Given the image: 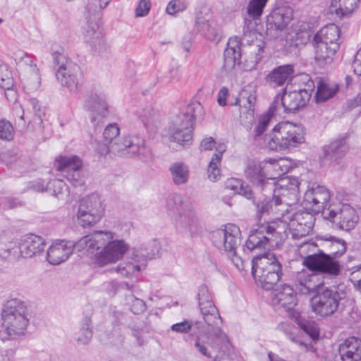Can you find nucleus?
<instances>
[{"mask_svg":"<svg viewBox=\"0 0 361 361\" xmlns=\"http://www.w3.org/2000/svg\"><path fill=\"white\" fill-rule=\"evenodd\" d=\"M331 246H337L338 250L326 254L322 250L305 257L303 264L310 270L330 276H337L340 273V264L336 259L340 257L346 251L344 240L331 237Z\"/></svg>","mask_w":361,"mask_h":361,"instance_id":"obj_9","label":"nucleus"},{"mask_svg":"<svg viewBox=\"0 0 361 361\" xmlns=\"http://www.w3.org/2000/svg\"><path fill=\"white\" fill-rule=\"evenodd\" d=\"M252 274L257 286L265 290H271L283 275L281 263L269 252L253 257Z\"/></svg>","mask_w":361,"mask_h":361,"instance_id":"obj_8","label":"nucleus"},{"mask_svg":"<svg viewBox=\"0 0 361 361\" xmlns=\"http://www.w3.org/2000/svg\"><path fill=\"white\" fill-rule=\"evenodd\" d=\"M269 0H250L245 8L246 15L249 18H245L243 26V37H231L228 42V47L224 51V66L227 70L233 68L235 65H242L245 71L255 69L262 58L264 43L260 40L247 42L246 37L251 35L254 29L253 20H257L262 16L264 9Z\"/></svg>","mask_w":361,"mask_h":361,"instance_id":"obj_2","label":"nucleus"},{"mask_svg":"<svg viewBox=\"0 0 361 361\" xmlns=\"http://www.w3.org/2000/svg\"><path fill=\"white\" fill-rule=\"evenodd\" d=\"M296 289L298 292L303 295L311 294L309 289H307V286L306 283H304V277L303 276H300L298 279V282L296 283Z\"/></svg>","mask_w":361,"mask_h":361,"instance_id":"obj_61","label":"nucleus"},{"mask_svg":"<svg viewBox=\"0 0 361 361\" xmlns=\"http://www.w3.org/2000/svg\"><path fill=\"white\" fill-rule=\"evenodd\" d=\"M126 302L129 305L131 312L135 314L143 312L146 309L145 302L133 294L126 296Z\"/></svg>","mask_w":361,"mask_h":361,"instance_id":"obj_52","label":"nucleus"},{"mask_svg":"<svg viewBox=\"0 0 361 361\" xmlns=\"http://www.w3.org/2000/svg\"><path fill=\"white\" fill-rule=\"evenodd\" d=\"M166 207L176 228L180 232L194 236L201 231L199 218L191 202L178 193L172 194L166 200Z\"/></svg>","mask_w":361,"mask_h":361,"instance_id":"obj_4","label":"nucleus"},{"mask_svg":"<svg viewBox=\"0 0 361 361\" xmlns=\"http://www.w3.org/2000/svg\"><path fill=\"white\" fill-rule=\"evenodd\" d=\"M139 117L146 128L155 126L158 121L157 114L150 106L143 109L139 113Z\"/></svg>","mask_w":361,"mask_h":361,"instance_id":"obj_51","label":"nucleus"},{"mask_svg":"<svg viewBox=\"0 0 361 361\" xmlns=\"http://www.w3.org/2000/svg\"><path fill=\"white\" fill-rule=\"evenodd\" d=\"M214 245L230 258L233 264L241 269L243 262L237 254V249L240 245V231L235 224H228L224 229H219L213 233Z\"/></svg>","mask_w":361,"mask_h":361,"instance_id":"obj_13","label":"nucleus"},{"mask_svg":"<svg viewBox=\"0 0 361 361\" xmlns=\"http://www.w3.org/2000/svg\"><path fill=\"white\" fill-rule=\"evenodd\" d=\"M216 142L212 137H205L204 138L200 143V149L202 150H211L215 146Z\"/></svg>","mask_w":361,"mask_h":361,"instance_id":"obj_62","label":"nucleus"},{"mask_svg":"<svg viewBox=\"0 0 361 361\" xmlns=\"http://www.w3.org/2000/svg\"><path fill=\"white\" fill-rule=\"evenodd\" d=\"M225 187L243 196L246 199L253 198V190L251 187L247 184H245L240 179L235 178H228L225 183Z\"/></svg>","mask_w":361,"mask_h":361,"instance_id":"obj_43","label":"nucleus"},{"mask_svg":"<svg viewBox=\"0 0 361 361\" xmlns=\"http://www.w3.org/2000/svg\"><path fill=\"white\" fill-rule=\"evenodd\" d=\"M46 185L44 180L37 179L30 182L29 183V188L35 192H41L46 191Z\"/></svg>","mask_w":361,"mask_h":361,"instance_id":"obj_59","label":"nucleus"},{"mask_svg":"<svg viewBox=\"0 0 361 361\" xmlns=\"http://www.w3.org/2000/svg\"><path fill=\"white\" fill-rule=\"evenodd\" d=\"M128 247L123 240L115 238V233L97 231L75 243L66 240L53 243L47 250V259L51 264L58 265L66 261L75 249L78 252L94 254V263L104 267L121 259Z\"/></svg>","mask_w":361,"mask_h":361,"instance_id":"obj_1","label":"nucleus"},{"mask_svg":"<svg viewBox=\"0 0 361 361\" xmlns=\"http://www.w3.org/2000/svg\"><path fill=\"white\" fill-rule=\"evenodd\" d=\"M46 191L59 199L63 198L68 193V187L63 180L55 178L46 185Z\"/></svg>","mask_w":361,"mask_h":361,"instance_id":"obj_47","label":"nucleus"},{"mask_svg":"<svg viewBox=\"0 0 361 361\" xmlns=\"http://www.w3.org/2000/svg\"><path fill=\"white\" fill-rule=\"evenodd\" d=\"M304 283H307V289H309L310 293L317 294L322 288H326L323 283H319L317 281L318 276L317 274L303 275Z\"/></svg>","mask_w":361,"mask_h":361,"instance_id":"obj_53","label":"nucleus"},{"mask_svg":"<svg viewBox=\"0 0 361 361\" xmlns=\"http://www.w3.org/2000/svg\"><path fill=\"white\" fill-rule=\"evenodd\" d=\"M160 247L159 243L157 240H152L138 247L133 248L130 258L135 262H139L142 267H145V262L158 254Z\"/></svg>","mask_w":361,"mask_h":361,"instance_id":"obj_31","label":"nucleus"},{"mask_svg":"<svg viewBox=\"0 0 361 361\" xmlns=\"http://www.w3.org/2000/svg\"><path fill=\"white\" fill-rule=\"evenodd\" d=\"M91 319L85 316L81 321L80 329L75 334V340L80 344H87L92 337V330L91 326Z\"/></svg>","mask_w":361,"mask_h":361,"instance_id":"obj_46","label":"nucleus"},{"mask_svg":"<svg viewBox=\"0 0 361 361\" xmlns=\"http://www.w3.org/2000/svg\"><path fill=\"white\" fill-rule=\"evenodd\" d=\"M57 171L63 173L68 181L74 187L82 186L85 184V176L82 173V161L75 156L59 157L54 163Z\"/></svg>","mask_w":361,"mask_h":361,"instance_id":"obj_18","label":"nucleus"},{"mask_svg":"<svg viewBox=\"0 0 361 361\" xmlns=\"http://www.w3.org/2000/svg\"><path fill=\"white\" fill-rule=\"evenodd\" d=\"M295 76V69L292 64L279 66L274 68L266 78L267 82L272 87L283 86L292 80Z\"/></svg>","mask_w":361,"mask_h":361,"instance_id":"obj_28","label":"nucleus"},{"mask_svg":"<svg viewBox=\"0 0 361 361\" xmlns=\"http://www.w3.org/2000/svg\"><path fill=\"white\" fill-rule=\"evenodd\" d=\"M352 68L355 74L361 75V47L357 50L355 59L352 63Z\"/></svg>","mask_w":361,"mask_h":361,"instance_id":"obj_58","label":"nucleus"},{"mask_svg":"<svg viewBox=\"0 0 361 361\" xmlns=\"http://www.w3.org/2000/svg\"><path fill=\"white\" fill-rule=\"evenodd\" d=\"M204 115L203 106L194 101L181 108L169 126L170 139L180 145H190L192 140L195 120Z\"/></svg>","mask_w":361,"mask_h":361,"instance_id":"obj_6","label":"nucleus"},{"mask_svg":"<svg viewBox=\"0 0 361 361\" xmlns=\"http://www.w3.org/2000/svg\"><path fill=\"white\" fill-rule=\"evenodd\" d=\"M338 351L343 361H361V338H346L340 344Z\"/></svg>","mask_w":361,"mask_h":361,"instance_id":"obj_30","label":"nucleus"},{"mask_svg":"<svg viewBox=\"0 0 361 361\" xmlns=\"http://www.w3.org/2000/svg\"><path fill=\"white\" fill-rule=\"evenodd\" d=\"M3 320L0 336L3 341L15 339L23 335L28 325L27 307L19 299L13 298L7 300L1 310Z\"/></svg>","mask_w":361,"mask_h":361,"instance_id":"obj_7","label":"nucleus"},{"mask_svg":"<svg viewBox=\"0 0 361 361\" xmlns=\"http://www.w3.org/2000/svg\"><path fill=\"white\" fill-rule=\"evenodd\" d=\"M192 328L199 334L196 336L194 346L202 355L211 358L213 361H231L233 358V347L227 335L218 326L204 329L200 321L187 320L173 324L171 331L180 334H188Z\"/></svg>","mask_w":361,"mask_h":361,"instance_id":"obj_3","label":"nucleus"},{"mask_svg":"<svg viewBox=\"0 0 361 361\" xmlns=\"http://www.w3.org/2000/svg\"><path fill=\"white\" fill-rule=\"evenodd\" d=\"M133 156H137L145 162L152 161L154 157L151 149L145 145V140L138 135H135L134 143L131 147L130 157Z\"/></svg>","mask_w":361,"mask_h":361,"instance_id":"obj_41","label":"nucleus"},{"mask_svg":"<svg viewBox=\"0 0 361 361\" xmlns=\"http://www.w3.org/2000/svg\"><path fill=\"white\" fill-rule=\"evenodd\" d=\"M349 150L346 137H338L322 148L324 161L338 169L344 167L343 158Z\"/></svg>","mask_w":361,"mask_h":361,"instance_id":"obj_24","label":"nucleus"},{"mask_svg":"<svg viewBox=\"0 0 361 361\" xmlns=\"http://www.w3.org/2000/svg\"><path fill=\"white\" fill-rule=\"evenodd\" d=\"M14 130L11 123L6 120L0 121V138L11 140L13 137Z\"/></svg>","mask_w":361,"mask_h":361,"instance_id":"obj_54","label":"nucleus"},{"mask_svg":"<svg viewBox=\"0 0 361 361\" xmlns=\"http://www.w3.org/2000/svg\"><path fill=\"white\" fill-rule=\"evenodd\" d=\"M172 182L175 185L188 183L190 178L189 166L181 161L172 163L169 167Z\"/></svg>","mask_w":361,"mask_h":361,"instance_id":"obj_36","label":"nucleus"},{"mask_svg":"<svg viewBox=\"0 0 361 361\" xmlns=\"http://www.w3.org/2000/svg\"><path fill=\"white\" fill-rule=\"evenodd\" d=\"M251 200L256 207V214L258 219H261L262 216L269 214L274 210V198L270 200L267 195L262 197H257L253 191V198L248 199Z\"/></svg>","mask_w":361,"mask_h":361,"instance_id":"obj_42","label":"nucleus"},{"mask_svg":"<svg viewBox=\"0 0 361 361\" xmlns=\"http://www.w3.org/2000/svg\"><path fill=\"white\" fill-rule=\"evenodd\" d=\"M293 11L289 6H281L273 10L266 20V32L271 37H277L293 19Z\"/></svg>","mask_w":361,"mask_h":361,"instance_id":"obj_21","label":"nucleus"},{"mask_svg":"<svg viewBox=\"0 0 361 361\" xmlns=\"http://www.w3.org/2000/svg\"><path fill=\"white\" fill-rule=\"evenodd\" d=\"M299 185V180L296 177L287 176L274 182L271 191L275 206H291L297 204L300 200Z\"/></svg>","mask_w":361,"mask_h":361,"instance_id":"obj_16","label":"nucleus"},{"mask_svg":"<svg viewBox=\"0 0 361 361\" xmlns=\"http://www.w3.org/2000/svg\"><path fill=\"white\" fill-rule=\"evenodd\" d=\"M312 216L310 214L304 212H295L290 219V226L298 231L304 230V227L310 228L312 224Z\"/></svg>","mask_w":361,"mask_h":361,"instance_id":"obj_45","label":"nucleus"},{"mask_svg":"<svg viewBox=\"0 0 361 361\" xmlns=\"http://www.w3.org/2000/svg\"><path fill=\"white\" fill-rule=\"evenodd\" d=\"M317 92L315 99L317 102H324L332 98L338 92V85L327 78H317Z\"/></svg>","mask_w":361,"mask_h":361,"instance_id":"obj_34","label":"nucleus"},{"mask_svg":"<svg viewBox=\"0 0 361 361\" xmlns=\"http://www.w3.org/2000/svg\"><path fill=\"white\" fill-rule=\"evenodd\" d=\"M104 210L99 195L93 192L80 200L77 216L82 227L91 226L102 219Z\"/></svg>","mask_w":361,"mask_h":361,"instance_id":"obj_14","label":"nucleus"},{"mask_svg":"<svg viewBox=\"0 0 361 361\" xmlns=\"http://www.w3.org/2000/svg\"><path fill=\"white\" fill-rule=\"evenodd\" d=\"M348 107L353 109L357 107L361 108V92L353 99L348 101Z\"/></svg>","mask_w":361,"mask_h":361,"instance_id":"obj_64","label":"nucleus"},{"mask_svg":"<svg viewBox=\"0 0 361 361\" xmlns=\"http://www.w3.org/2000/svg\"><path fill=\"white\" fill-rule=\"evenodd\" d=\"M120 129L116 123L109 124L106 127L103 133L104 141L103 142H99L95 140L94 143L96 145L95 147H99L100 145H112L113 142H116V140H120Z\"/></svg>","mask_w":361,"mask_h":361,"instance_id":"obj_49","label":"nucleus"},{"mask_svg":"<svg viewBox=\"0 0 361 361\" xmlns=\"http://www.w3.org/2000/svg\"><path fill=\"white\" fill-rule=\"evenodd\" d=\"M226 150V147L223 144L219 145L216 147V152L214 153L208 165L207 176L208 178L212 181H217L221 176V171L219 166L221 162L223 153Z\"/></svg>","mask_w":361,"mask_h":361,"instance_id":"obj_40","label":"nucleus"},{"mask_svg":"<svg viewBox=\"0 0 361 361\" xmlns=\"http://www.w3.org/2000/svg\"><path fill=\"white\" fill-rule=\"evenodd\" d=\"M84 38L85 42L99 53H102L107 49L108 46L104 35L99 30L98 25L95 23L87 24Z\"/></svg>","mask_w":361,"mask_h":361,"instance_id":"obj_32","label":"nucleus"},{"mask_svg":"<svg viewBox=\"0 0 361 361\" xmlns=\"http://www.w3.org/2000/svg\"><path fill=\"white\" fill-rule=\"evenodd\" d=\"M286 228L287 225L281 221L261 224L251 231L245 243V248L252 251L277 245L286 235Z\"/></svg>","mask_w":361,"mask_h":361,"instance_id":"obj_12","label":"nucleus"},{"mask_svg":"<svg viewBox=\"0 0 361 361\" xmlns=\"http://www.w3.org/2000/svg\"><path fill=\"white\" fill-rule=\"evenodd\" d=\"M33 56L20 51L16 54L15 61L18 68L20 71L30 73L32 79L39 82V71L36 64L33 63Z\"/></svg>","mask_w":361,"mask_h":361,"instance_id":"obj_35","label":"nucleus"},{"mask_svg":"<svg viewBox=\"0 0 361 361\" xmlns=\"http://www.w3.org/2000/svg\"><path fill=\"white\" fill-rule=\"evenodd\" d=\"M51 56L56 68V77L61 86L66 87L71 92H77L82 83L80 67L68 59L63 53V49L51 47Z\"/></svg>","mask_w":361,"mask_h":361,"instance_id":"obj_10","label":"nucleus"},{"mask_svg":"<svg viewBox=\"0 0 361 361\" xmlns=\"http://www.w3.org/2000/svg\"><path fill=\"white\" fill-rule=\"evenodd\" d=\"M312 44L315 51L314 59L321 66L330 63L338 49V45L335 44H333L332 47L324 44H318V42H312Z\"/></svg>","mask_w":361,"mask_h":361,"instance_id":"obj_37","label":"nucleus"},{"mask_svg":"<svg viewBox=\"0 0 361 361\" xmlns=\"http://www.w3.org/2000/svg\"><path fill=\"white\" fill-rule=\"evenodd\" d=\"M271 302L275 307L288 312L290 318L298 319L300 314L294 309L297 305L296 293L291 286L283 284L275 289L272 293Z\"/></svg>","mask_w":361,"mask_h":361,"instance_id":"obj_22","label":"nucleus"},{"mask_svg":"<svg viewBox=\"0 0 361 361\" xmlns=\"http://www.w3.org/2000/svg\"><path fill=\"white\" fill-rule=\"evenodd\" d=\"M187 8L185 0H171L167 5L166 11L169 15H174L184 11Z\"/></svg>","mask_w":361,"mask_h":361,"instance_id":"obj_56","label":"nucleus"},{"mask_svg":"<svg viewBox=\"0 0 361 361\" xmlns=\"http://www.w3.org/2000/svg\"><path fill=\"white\" fill-rule=\"evenodd\" d=\"M202 12L196 16L195 26L197 30L201 32L209 39H214L218 35L216 23L209 18L203 16Z\"/></svg>","mask_w":361,"mask_h":361,"instance_id":"obj_39","label":"nucleus"},{"mask_svg":"<svg viewBox=\"0 0 361 361\" xmlns=\"http://www.w3.org/2000/svg\"><path fill=\"white\" fill-rule=\"evenodd\" d=\"M261 162L267 178L270 182H276L275 179L288 173L291 168L290 164L284 159H269Z\"/></svg>","mask_w":361,"mask_h":361,"instance_id":"obj_29","label":"nucleus"},{"mask_svg":"<svg viewBox=\"0 0 361 361\" xmlns=\"http://www.w3.org/2000/svg\"><path fill=\"white\" fill-rule=\"evenodd\" d=\"M342 295L336 289L322 288L311 299L312 312L322 317L333 315L338 309Z\"/></svg>","mask_w":361,"mask_h":361,"instance_id":"obj_15","label":"nucleus"},{"mask_svg":"<svg viewBox=\"0 0 361 361\" xmlns=\"http://www.w3.org/2000/svg\"><path fill=\"white\" fill-rule=\"evenodd\" d=\"M360 0H333L331 6L336 7L335 13L341 18L349 16L355 8Z\"/></svg>","mask_w":361,"mask_h":361,"instance_id":"obj_44","label":"nucleus"},{"mask_svg":"<svg viewBox=\"0 0 361 361\" xmlns=\"http://www.w3.org/2000/svg\"><path fill=\"white\" fill-rule=\"evenodd\" d=\"M241 94L240 98H236L235 101L231 105H239L240 118L241 121L247 120L251 121L254 118V103L255 102V96L250 94L248 96Z\"/></svg>","mask_w":361,"mask_h":361,"instance_id":"obj_38","label":"nucleus"},{"mask_svg":"<svg viewBox=\"0 0 361 361\" xmlns=\"http://www.w3.org/2000/svg\"><path fill=\"white\" fill-rule=\"evenodd\" d=\"M13 85V78L10 75H7L6 78L0 77V86L5 90H10Z\"/></svg>","mask_w":361,"mask_h":361,"instance_id":"obj_63","label":"nucleus"},{"mask_svg":"<svg viewBox=\"0 0 361 361\" xmlns=\"http://www.w3.org/2000/svg\"><path fill=\"white\" fill-rule=\"evenodd\" d=\"M228 94V90L226 87H222L217 97V102L219 106H224L226 105V98Z\"/></svg>","mask_w":361,"mask_h":361,"instance_id":"obj_60","label":"nucleus"},{"mask_svg":"<svg viewBox=\"0 0 361 361\" xmlns=\"http://www.w3.org/2000/svg\"><path fill=\"white\" fill-rule=\"evenodd\" d=\"M135 135H129L121 137L116 140L112 145H99V147H94L95 150L101 155H106L109 152L118 154L121 157H130L131 147L134 143Z\"/></svg>","mask_w":361,"mask_h":361,"instance_id":"obj_26","label":"nucleus"},{"mask_svg":"<svg viewBox=\"0 0 361 361\" xmlns=\"http://www.w3.org/2000/svg\"><path fill=\"white\" fill-rule=\"evenodd\" d=\"M265 141L271 150L281 151L295 147L305 141L303 129L300 125L281 122L274 126L271 133L266 135Z\"/></svg>","mask_w":361,"mask_h":361,"instance_id":"obj_11","label":"nucleus"},{"mask_svg":"<svg viewBox=\"0 0 361 361\" xmlns=\"http://www.w3.org/2000/svg\"><path fill=\"white\" fill-rule=\"evenodd\" d=\"M151 8L150 0H140L138 6L135 10L137 16H145Z\"/></svg>","mask_w":361,"mask_h":361,"instance_id":"obj_57","label":"nucleus"},{"mask_svg":"<svg viewBox=\"0 0 361 361\" xmlns=\"http://www.w3.org/2000/svg\"><path fill=\"white\" fill-rule=\"evenodd\" d=\"M198 307L204 322L209 327L215 326L221 318L216 307L212 295L205 285L200 286L197 294Z\"/></svg>","mask_w":361,"mask_h":361,"instance_id":"obj_20","label":"nucleus"},{"mask_svg":"<svg viewBox=\"0 0 361 361\" xmlns=\"http://www.w3.org/2000/svg\"><path fill=\"white\" fill-rule=\"evenodd\" d=\"M45 240L39 235L28 234L20 243L19 250L22 257L28 258L40 254L45 248Z\"/></svg>","mask_w":361,"mask_h":361,"instance_id":"obj_27","label":"nucleus"},{"mask_svg":"<svg viewBox=\"0 0 361 361\" xmlns=\"http://www.w3.org/2000/svg\"><path fill=\"white\" fill-rule=\"evenodd\" d=\"M330 193L324 186L317 185L308 189L304 194L302 204L315 213L326 211L331 206L329 204Z\"/></svg>","mask_w":361,"mask_h":361,"instance_id":"obj_23","label":"nucleus"},{"mask_svg":"<svg viewBox=\"0 0 361 361\" xmlns=\"http://www.w3.org/2000/svg\"><path fill=\"white\" fill-rule=\"evenodd\" d=\"M312 42H318V44H324L331 46L333 44L340 47V30L335 24H330L322 27L314 36Z\"/></svg>","mask_w":361,"mask_h":361,"instance_id":"obj_33","label":"nucleus"},{"mask_svg":"<svg viewBox=\"0 0 361 361\" xmlns=\"http://www.w3.org/2000/svg\"><path fill=\"white\" fill-rule=\"evenodd\" d=\"M299 81L303 84V87L292 90L286 85L282 92L275 96L271 104V111H276L277 114L295 113L306 105L314 89V82L307 74L300 75Z\"/></svg>","mask_w":361,"mask_h":361,"instance_id":"obj_5","label":"nucleus"},{"mask_svg":"<svg viewBox=\"0 0 361 361\" xmlns=\"http://www.w3.org/2000/svg\"><path fill=\"white\" fill-rule=\"evenodd\" d=\"M142 265L139 262H123L120 263L116 271L125 277H132L141 271Z\"/></svg>","mask_w":361,"mask_h":361,"instance_id":"obj_50","label":"nucleus"},{"mask_svg":"<svg viewBox=\"0 0 361 361\" xmlns=\"http://www.w3.org/2000/svg\"><path fill=\"white\" fill-rule=\"evenodd\" d=\"M285 334L287 338L292 341L300 345V347L304 348L305 349H307L310 344H307L305 341H304L301 336L298 335V329L293 327L290 328V330L286 329Z\"/></svg>","mask_w":361,"mask_h":361,"instance_id":"obj_55","label":"nucleus"},{"mask_svg":"<svg viewBox=\"0 0 361 361\" xmlns=\"http://www.w3.org/2000/svg\"><path fill=\"white\" fill-rule=\"evenodd\" d=\"M245 176L254 185L262 191L271 192L274 182L267 180L262 162L250 161L245 169Z\"/></svg>","mask_w":361,"mask_h":361,"instance_id":"obj_25","label":"nucleus"},{"mask_svg":"<svg viewBox=\"0 0 361 361\" xmlns=\"http://www.w3.org/2000/svg\"><path fill=\"white\" fill-rule=\"evenodd\" d=\"M276 114H277L276 111H271L270 106L269 111L259 118L253 130V134L255 139L261 137L264 134L269 126L272 117Z\"/></svg>","mask_w":361,"mask_h":361,"instance_id":"obj_48","label":"nucleus"},{"mask_svg":"<svg viewBox=\"0 0 361 361\" xmlns=\"http://www.w3.org/2000/svg\"><path fill=\"white\" fill-rule=\"evenodd\" d=\"M84 106L92 112L91 122L95 128H98L108 115L109 105L105 94L99 90L91 91L86 95Z\"/></svg>","mask_w":361,"mask_h":361,"instance_id":"obj_19","label":"nucleus"},{"mask_svg":"<svg viewBox=\"0 0 361 361\" xmlns=\"http://www.w3.org/2000/svg\"><path fill=\"white\" fill-rule=\"evenodd\" d=\"M323 216L345 231L354 229L359 221L357 211L348 204H342L336 208H329L323 212Z\"/></svg>","mask_w":361,"mask_h":361,"instance_id":"obj_17","label":"nucleus"}]
</instances>
